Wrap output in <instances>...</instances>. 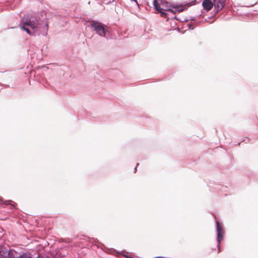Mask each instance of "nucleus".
<instances>
[{
    "mask_svg": "<svg viewBox=\"0 0 258 258\" xmlns=\"http://www.w3.org/2000/svg\"><path fill=\"white\" fill-rule=\"evenodd\" d=\"M20 27L30 36H39L42 34L44 36L47 35L48 24L44 21H39L38 16L27 15L21 20Z\"/></svg>",
    "mask_w": 258,
    "mask_h": 258,
    "instance_id": "f257e3e1",
    "label": "nucleus"
},
{
    "mask_svg": "<svg viewBox=\"0 0 258 258\" xmlns=\"http://www.w3.org/2000/svg\"><path fill=\"white\" fill-rule=\"evenodd\" d=\"M153 1V9L155 10L156 13L160 14L162 17H167L168 12L173 14L186 11L187 8L185 5L182 3L172 4L169 3L166 0Z\"/></svg>",
    "mask_w": 258,
    "mask_h": 258,
    "instance_id": "f03ea898",
    "label": "nucleus"
},
{
    "mask_svg": "<svg viewBox=\"0 0 258 258\" xmlns=\"http://www.w3.org/2000/svg\"><path fill=\"white\" fill-rule=\"evenodd\" d=\"M86 22L90 23V25L89 26L93 29L97 34L108 39V38L106 36V33L108 31L106 28L105 24L96 20H88Z\"/></svg>",
    "mask_w": 258,
    "mask_h": 258,
    "instance_id": "7ed1b4c3",
    "label": "nucleus"
},
{
    "mask_svg": "<svg viewBox=\"0 0 258 258\" xmlns=\"http://www.w3.org/2000/svg\"><path fill=\"white\" fill-rule=\"evenodd\" d=\"M216 232V241L217 245L215 249L217 250V253H220L222 251L221 246V242L223 240L225 231L224 228V225L222 222L218 220L215 222ZM214 250V249H213Z\"/></svg>",
    "mask_w": 258,
    "mask_h": 258,
    "instance_id": "20e7f679",
    "label": "nucleus"
},
{
    "mask_svg": "<svg viewBox=\"0 0 258 258\" xmlns=\"http://www.w3.org/2000/svg\"><path fill=\"white\" fill-rule=\"evenodd\" d=\"M215 4V9L213 11V13L217 14L221 11L226 5V0H213Z\"/></svg>",
    "mask_w": 258,
    "mask_h": 258,
    "instance_id": "39448f33",
    "label": "nucleus"
},
{
    "mask_svg": "<svg viewBox=\"0 0 258 258\" xmlns=\"http://www.w3.org/2000/svg\"><path fill=\"white\" fill-rule=\"evenodd\" d=\"M213 6L215 7V4L211 0H204L202 2L203 9L207 12L211 10Z\"/></svg>",
    "mask_w": 258,
    "mask_h": 258,
    "instance_id": "423d86ee",
    "label": "nucleus"
},
{
    "mask_svg": "<svg viewBox=\"0 0 258 258\" xmlns=\"http://www.w3.org/2000/svg\"><path fill=\"white\" fill-rule=\"evenodd\" d=\"M14 252H16L15 250L11 248H9V250L7 249L6 252V254L4 255V258H16L14 255Z\"/></svg>",
    "mask_w": 258,
    "mask_h": 258,
    "instance_id": "0eeeda50",
    "label": "nucleus"
},
{
    "mask_svg": "<svg viewBox=\"0 0 258 258\" xmlns=\"http://www.w3.org/2000/svg\"><path fill=\"white\" fill-rule=\"evenodd\" d=\"M7 248L3 245H0V258H4L7 252Z\"/></svg>",
    "mask_w": 258,
    "mask_h": 258,
    "instance_id": "6e6552de",
    "label": "nucleus"
},
{
    "mask_svg": "<svg viewBox=\"0 0 258 258\" xmlns=\"http://www.w3.org/2000/svg\"><path fill=\"white\" fill-rule=\"evenodd\" d=\"M16 258H34L30 254L27 253H23L20 254Z\"/></svg>",
    "mask_w": 258,
    "mask_h": 258,
    "instance_id": "1a4fd4ad",
    "label": "nucleus"
},
{
    "mask_svg": "<svg viewBox=\"0 0 258 258\" xmlns=\"http://www.w3.org/2000/svg\"><path fill=\"white\" fill-rule=\"evenodd\" d=\"M7 205H10L12 208L14 209L15 208V203H14L12 200H8L6 202Z\"/></svg>",
    "mask_w": 258,
    "mask_h": 258,
    "instance_id": "9d476101",
    "label": "nucleus"
},
{
    "mask_svg": "<svg viewBox=\"0 0 258 258\" xmlns=\"http://www.w3.org/2000/svg\"><path fill=\"white\" fill-rule=\"evenodd\" d=\"M189 18L188 17H185L182 20H180L179 18H177L176 16H174L173 18H172V19H176V20H178L180 21H182V22H187V21H188L189 20H188Z\"/></svg>",
    "mask_w": 258,
    "mask_h": 258,
    "instance_id": "9b49d317",
    "label": "nucleus"
},
{
    "mask_svg": "<svg viewBox=\"0 0 258 258\" xmlns=\"http://www.w3.org/2000/svg\"><path fill=\"white\" fill-rule=\"evenodd\" d=\"M212 13H213V14L212 16H211L209 17L208 18L205 19L203 21H204V23L209 22L208 20H209V19H211V18L214 16V15L216 14H215V13H214V12H213V11L212 12Z\"/></svg>",
    "mask_w": 258,
    "mask_h": 258,
    "instance_id": "f8f14e48",
    "label": "nucleus"
},
{
    "mask_svg": "<svg viewBox=\"0 0 258 258\" xmlns=\"http://www.w3.org/2000/svg\"><path fill=\"white\" fill-rule=\"evenodd\" d=\"M188 28L189 30H194L195 29V27L192 25V24L191 22H190L188 23L187 25Z\"/></svg>",
    "mask_w": 258,
    "mask_h": 258,
    "instance_id": "ddd939ff",
    "label": "nucleus"
},
{
    "mask_svg": "<svg viewBox=\"0 0 258 258\" xmlns=\"http://www.w3.org/2000/svg\"><path fill=\"white\" fill-rule=\"evenodd\" d=\"M189 21L196 22L197 21V17L195 16H189Z\"/></svg>",
    "mask_w": 258,
    "mask_h": 258,
    "instance_id": "4468645a",
    "label": "nucleus"
},
{
    "mask_svg": "<svg viewBox=\"0 0 258 258\" xmlns=\"http://www.w3.org/2000/svg\"><path fill=\"white\" fill-rule=\"evenodd\" d=\"M250 142V139L248 137H246L245 138L243 139L242 140V142H244L245 143L247 144Z\"/></svg>",
    "mask_w": 258,
    "mask_h": 258,
    "instance_id": "2eb2a0df",
    "label": "nucleus"
},
{
    "mask_svg": "<svg viewBox=\"0 0 258 258\" xmlns=\"http://www.w3.org/2000/svg\"><path fill=\"white\" fill-rule=\"evenodd\" d=\"M197 3V0H193L188 3L186 4V5H188L189 6H191L192 5H195Z\"/></svg>",
    "mask_w": 258,
    "mask_h": 258,
    "instance_id": "dca6fc26",
    "label": "nucleus"
},
{
    "mask_svg": "<svg viewBox=\"0 0 258 258\" xmlns=\"http://www.w3.org/2000/svg\"><path fill=\"white\" fill-rule=\"evenodd\" d=\"M195 23L197 24V25H199L201 24L204 23L203 21H196Z\"/></svg>",
    "mask_w": 258,
    "mask_h": 258,
    "instance_id": "f3484780",
    "label": "nucleus"
},
{
    "mask_svg": "<svg viewBox=\"0 0 258 258\" xmlns=\"http://www.w3.org/2000/svg\"><path fill=\"white\" fill-rule=\"evenodd\" d=\"M139 165V163H137L136 166L134 168V173H136L137 172V168Z\"/></svg>",
    "mask_w": 258,
    "mask_h": 258,
    "instance_id": "a211bd4d",
    "label": "nucleus"
},
{
    "mask_svg": "<svg viewBox=\"0 0 258 258\" xmlns=\"http://www.w3.org/2000/svg\"><path fill=\"white\" fill-rule=\"evenodd\" d=\"M115 72H116V73L117 74H118V73H119V74H121V73H120L118 70H115Z\"/></svg>",
    "mask_w": 258,
    "mask_h": 258,
    "instance_id": "6ab92c4d",
    "label": "nucleus"
},
{
    "mask_svg": "<svg viewBox=\"0 0 258 258\" xmlns=\"http://www.w3.org/2000/svg\"><path fill=\"white\" fill-rule=\"evenodd\" d=\"M111 3V1H108V2H107L106 3V5H108V4H110Z\"/></svg>",
    "mask_w": 258,
    "mask_h": 258,
    "instance_id": "aec40b11",
    "label": "nucleus"
},
{
    "mask_svg": "<svg viewBox=\"0 0 258 258\" xmlns=\"http://www.w3.org/2000/svg\"><path fill=\"white\" fill-rule=\"evenodd\" d=\"M201 14H200V15H197V16H196V17H197V18H200V17H201Z\"/></svg>",
    "mask_w": 258,
    "mask_h": 258,
    "instance_id": "412c9836",
    "label": "nucleus"
},
{
    "mask_svg": "<svg viewBox=\"0 0 258 258\" xmlns=\"http://www.w3.org/2000/svg\"><path fill=\"white\" fill-rule=\"evenodd\" d=\"M3 200L2 198H0V203H2Z\"/></svg>",
    "mask_w": 258,
    "mask_h": 258,
    "instance_id": "4be33fe9",
    "label": "nucleus"
},
{
    "mask_svg": "<svg viewBox=\"0 0 258 258\" xmlns=\"http://www.w3.org/2000/svg\"><path fill=\"white\" fill-rule=\"evenodd\" d=\"M240 143H238L237 144V145H240Z\"/></svg>",
    "mask_w": 258,
    "mask_h": 258,
    "instance_id": "5701e85b",
    "label": "nucleus"
},
{
    "mask_svg": "<svg viewBox=\"0 0 258 258\" xmlns=\"http://www.w3.org/2000/svg\"><path fill=\"white\" fill-rule=\"evenodd\" d=\"M147 5H149V3L147 2Z\"/></svg>",
    "mask_w": 258,
    "mask_h": 258,
    "instance_id": "b1692460",
    "label": "nucleus"
}]
</instances>
